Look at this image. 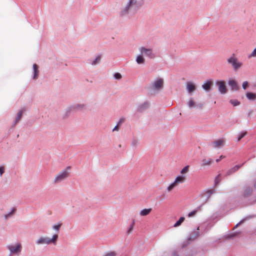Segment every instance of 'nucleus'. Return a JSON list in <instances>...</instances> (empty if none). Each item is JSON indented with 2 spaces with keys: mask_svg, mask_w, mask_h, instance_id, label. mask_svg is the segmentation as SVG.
I'll use <instances>...</instances> for the list:
<instances>
[{
  "mask_svg": "<svg viewBox=\"0 0 256 256\" xmlns=\"http://www.w3.org/2000/svg\"><path fill=\"white\" fill-rule=\"evenodd\" d=\"M152 210V209L151 208H144L140 211V214L142 216H146L150 213Z\"/></svg>",
  "mask_w": 256,
  "mask_h": 256,
  "instance_id": "14",
  "label": "nucleus"
},
{
  "mask_svg": "<svg viewBox=\"0 0 256 256\" xmlns=\"http://www.w3.org/2000/svg\"><path fill=\"white\" fill-rule=\"evenodd\" d=\"M248 86V82L246 81L242 83V88L244 89H246V88Z\"/></svg>",
  "mask_w": 256,
  "mask_h": 256,
  "instance_id": "37",
  "label": "nucleus"
},
{
  "mask_svg": "<svg viewBox=\"0 0 256 256\" xmlns=\"http://www.w3.org/2000/svg\"><path fill=\"white\" fill-rule=\"evenodd\" d=\"M197 212V210H194L192 212H190L188 214V217H192V216H194Z\"/></svg>",
  "mask_w": 256,
  "mask_h": 256,
  "instance_id": "35",
  "label": "nucleus"
},
{
  "mask_svg": "<svg viewBox=\"0 0 256 256\" xmlns=\"http://www.w3.org/2000/svg\"><path fill=\"white\" fill-rule=\"evenodd\" d=\"M100 56H98L94 60H93V62H92V65H95V64H97L98 62H99L100 61Z\"/></svg>",
  "mask_w": 256,
  "mask_h": 256,
  "instance_id": "32",
  "label": "nucleus"
},
{
  "mask_svg": "<svg viewBox=\"0 0 256 256\" xmlns=\"http://www.w3.org/2000/svg\"><path fill=\"white\" fill-rule=\"evenodd\" d=\"M196 104V103L194 102V100L192 98H190L188 102V106L189 108H195Z\"/></svg>",
  "mask_w": 256,
  "mask_h": 256,
  "instance_id": "21",
  "label": "nucleus"
},
{
  "mask_svg": "<svg viewBox=\"0 0 256 256\" xmlns=\"http://www.w3.org/2000/svg\"><path fill=\"white\" fill-rule=\"evenodd\" d=\"M186 177L183 176H178L174 181L172 182L167 188L166 190L168 192H171L174 188L178 186L180 184L186 181Z\"/></svg>",
  "mask_w": 256,
  "mask_h": 256,
  "instance_id": "3",
  "label": "nucleus"
},
{
  "mask_svg": "<svg viewBox=\"0 0 256 256\" xmlns=\"http://www.w3.org/2000/svg\"><path fill=\"white\" fill-rule=\"evenodd\" d=\"M134 224H135V222H134V220H133L132 224L130 225V226L128 228V230H126V234H130L132 233V232L133 230H134Z\"/></svg>",
  "mask_w": 256,
  "mask_h": 256,
  "instance_id": "19",
  "label": "nucleus"
},
{
  "mask_svg": "<svg viewBox=\"0 0 256 256\" xmlns=\"http://www.w3.org/2000/svg\"><path fill=\"white\" fill-rule=\"evenodd\" d=\"M8 248L12 254H18L22 250V245L20 244H17L16 245H9Z\"/></svg>",
  "mask_w": 256,
  "mask_h": 256,
  "instance_id": "7",
  "label": "nucleus"
},
{
  "mask_svg": "<svg viewBox=\"0 0 256 256\" xmlns=\"http://www.w3.org/2000/svg\"><path fill=\"white\" fill-rule=\"evenodd\" d=\"M116 254L114 252H110L106 254L105 256H116Z\"/></svg>",
  "mask_w": 256,
  "mask_h": 256,
  "instance_id": "39",
  "label": "nucleus"
},
{
  "mask_svg": "<svg viewBox=\"0 0 256 256\" xmlns=\"http://www.w3.org/2000/svg\"><path fill=\"white\" fill-rule=\"evenodd\" d=\"M142 4L143 2L142 0H130L124 12L126 13L128 10H132V8L140 6Z\"/></svg>",
  "mask_w": 256,
  "mask_h": 256,
  "instance_id": "5",
  "label": "nucleus"
},
{
  "mask_svg": "<svg viewBox=\"0 0 256 256\" xmlns=\"http://www.w3.org/2000/svg\"><path fill=\"white\" fill-rule=\"evenodd\" d=\"M4 172V167L2 166L0 167V175L2 176V174Z\"/></svg>",
  "mask_w": 256,
  "mask_h": 256,
  "instance_id": "38",
  "label": "nucleus"
},
{
  "mask_svg": "<svg viewBox=\"0 0 256 256\" xmlns=\"http://www.w3.org/2000/svg\"><path fill=\"white\" fill-rule=\"evenodd\" d=\"M140 50L142 54L148 56L150 58H154V56L152 52V50L151 48H146L144 47H141L140 48Z\"/></svg>",
  "mask_w": 256,
  "mask_h": 256,
  "instance_id": "8",
  "label": "nucleus"
},
{
  "mask_svg": "<svg viewBox=\"0 0 256 256\" xmlns=\"http://www.w3.org/2000/svg\"><path fill=\"white\" fill-rule=\"evenodd\" d=\"M118 130H119V125H118V124H117V125L116 126H115V127L113 128L112 131L113 132L118 131Z\"/></svg>",
  "mask_w": 256,
  "mask_h": 256,
  "instance_id": "41",
  "label": "nucleus"
},
{
  "mask_svg": "<svg viewBox=\"0 0 256 256\" xmlns=\"http://www.w3.org/2000/svg\"><path fill=\"white\" fill-rule=\"evenodd\" d=\"M228 84L232 90H236L238 89L236 82L234 80H230L228 81Z\"/></svg>",
  "mask_w": 256,
  "mask_h": 256,
  "instance_id": "10",
  "label": "nucleus"
},
{
  "mask_svg": "<svg viewBox=\"0 0 256 256\" xmlns=\"http://www.w3.org/2000/svg\"><path fill=\"white\" fill-rule=\"evenodd\" d=\"M62 225V223H59L58 224H54L52 226V228L53 229H54V230H56V231H58L60 228L61 227Z\"/></svg>",
  "mask_w": 256,
  "mask_h": 256,
  "instance_id": "27",
  "label": "nucleus"
},
{
  "mask_svg": "<svg viewBox=\"0 0 256 256\" xmlns=\"http://www.w3.org/2000/svg\"><path fill=\"white\" fill-rule=\"evenodd\" d=\"M225 156H224L222 155L220 156V158L216 160V162H219L222 159L224 158Z\"/></svg>",
  "mask_w": 256,
  "mask_h": 256,
  "instance_id": "42",
  "label": "nucleus"
},
{
  "mask_svg": "<svg viewBox=\"0 0 256 256\" xmlns=\"http://www.w3.org/2000/svg\"><path fill=\"white\" fill-rule=\"evenodd\" d=\"M224 141L223 140H218L213 142L214 148H220L224 146Z\"/></svg>",
  "mask_w": 256,
  "mask_h": 256,
  "instance_id": "13",
  "label": "nucleus"
},
{
  "mask_svg": "<svg viewBox=\"0 0 256 256\" xmlns=\"http://www.w3.org/2000/svg\"><path fill=\"white\" fill-rule=\"evenodd\" d=\"M186 88L188 92L189 93H191L195 90L196 86L193 83L191 82H188L186 84Z\"/></svg>",
  "mask_w": 256,
  "mask_h": 256,
  "instance_id": "12",
  "label": "nucleus"
},
{
  "mask_svg": "<svg viewBox=\"0 0 256 256\" xmlns=\"http://www.w3.org/2000/svg\"><path fill=\"white\" fill-rule=\"evenodd\" d=\"M220 176H221V174H218L216 178H215V184L216 185L218 184L221 181Z\"/></svg>",
  "mask_w": 256,
  "mask_h": 256,
  "instance_id": "26",
  "label": "nucleus"
},
{
  "mask_svg": "<svg viewBox=\"0 0 256 256\" xmlns=\"http://www.w3.org/2000/svg\"><path fill=\"white\" fill-rule=\"evenodd\" d=\"M227 62L232 65L234 70L235 71L238 70L242 66V63L238 61V58L235 56L234 54L228 58Z\"/></svg>",
  "mask_w": 256,
  "mask_h": 256,
  "instance_id": "2",
  "label": "nucleus"
},
{
  "mask_svg": "<svg viewBox=\"0 0 256 256\" xmlns=\"http://www.w3.org/2000/svg\"><path fill=\"white\" fill-rule=\"evenodd\" d=\"M58 238V234H54L52 238L48 236H41L36 242L38 244H56Z\"/></svg>",
  "mask_w": 256,
  "mask_h": 256,
  "instance_id": "1",
  "label": "nucleus"
},
{
  "mask_svg": "<svg viewBox=\"0 0 256 256\" xmlns=\"http://www.w3.org/2000/svg\"><path fill=\"white\" fill-rule=\"evenodd\" d=\"M164 86V80L162 78H157L152 82L150 88L154 90H160Z\"/></svg>",
  "mask_w": 256,
  "mask_h": 256,
  "instance_id": "6",
  "label": "nucleus"
},
{
  "mask_svg": "<svg viewBox=\"0 0 256 256\" xmlns=\"http://www.w3.org/2000/svg\"><path fill=\"white\" fill-rule=\"evenodd\" d=\"M216 84L218 86V90L222 94H225L226 92V88L224 81H218Z\"/></svg>",
  "mask_w": 256,
  "mask_h": 256,
  "instance_id": "9",
  "label": "nucleus"
},
{
  "mask_svg": "<svg viewBox=\"0 0 256 256\" xmlns=\"http://www.w3.org/2000/svg\"><path fill=\"white\" fill-rule=\"evenodd\" d=\"M240 168V166H238V165L234 166L232 168L228 170V172H226V175L229 176V175L232 174V173L237 171Z\"/></svg>",
  "mask_w": 256,
  "mask_h": 256,
  "instance_id": "16",
  "label": "nucleus"
},
{
  "mask_svg": "<svg viewBox=\"0 0 256 256\" xmlns=\"http://www.w3.org/2000/svg\"><path fill=\"white\" fill-rule=\"evenodd\" d=\"M234 236V235H232V236H229V238H232V237H233V236Z\"/></svg>",
  "mask_w": 256,
  "mask_h": 256,
  "instance_id": "43",
  "label": "nucleus"
},
{
  "mask_svg": "<svg viewBox=\"0 0 256 256\" xmlns=\"http://www.w3.org/2000/svg\"><path fill=\"white\" fill-rule=\"evenodd\" d=\"M250 188H246V190H245V191L244 192V196H248L250 195Z\"/></svg>",
  "mask_w": 256,
  "mask_h": 256,
  "instance_id": "30",
  "label": "nucleus"
},
{
  "mask_svg": "<svg viewBox=\"0 0 256 256\" xmlns=\"http://www.w3.org/2000/svg\"><path fill=\"white\" fill-rule=\"evenodd\" d=\"M125 120V119L124 118H122L120 120L118 121V125H120L121 124H122Z\"/></svg>",
  "mask_w": 256,
  "mask_h": 256,
  "instance_id": "40",
  "label": "nucleus"
},
{
  "mask_svg": "<svg viewBox=\"0 0 256 256\" xmlns=\"http://www.w3.org/2000/svg\"><path fill=\"white\" fill-rule=\"evenodd\" d=\"M247 134L246 132H244L241 133L238 136V140L240 141L242 138H244Z\"/></svg>",
  "mask_w": 256,
  "mask_h": 256,
  "instance_id": "31",
  "label": "nucleus"
},
{
  "mask_svg": "<svg viewBox=\"0 0 256 256\" xmlns=\"http://www.w3.org/2000/svg\"><path fill=\"white\" fill-rule=\"evenodd\" d=\"M84 107V104H76L74 106V108L80 110L83 108Z\"/></svg>",
  "mask_w": 256,
  "mask_h": 256,
  "instance_id": "33",
  "label": "nucleus"
},
{
  "mask_svg": "<svg viewBox=\"0 0 256 256\" xmlns=\"http://www.w3.org/2000/svg\"><path fill=\"white\" fill-rule=\"evenodd\" d=\"M247 98L250 100H256V94L252 92H248L246 94Z\"/></svg>",
  "mask_w": 256,
  "mask_h": 256,
  "instance_id": "18",
  "label": "nucleus"
},
{
  "mask_svg": "<svg viewBox=\"0 0 256 256\" xmlns=\"http://www.w3.org/2000/svg\"><path fill=\"white\" fill-rule=\"evenodd\" d=\"M212 84V82L210 80H208L206 83L202 84V87L204 90L208 91L210 90Z\"/></svg>",
  "mask_w": 256,
  "mask_h": 256,
  "instance_id": "17",
  "label": "nucleus"
},
{
  "mask_svg": "<svg viewBox=\"0 0 256 256\" xmlns=\"http://www.w3.org/2000/svg\"><path fill=\"white\" fill-rule=\"evenodd\" d=\"M203 107L204 104L200 102L196 104L195 108H196L198 110H202L203 108Z\"/></svg>",
  "mask_w": 256,
  "mask_h": 256,
  "instance_id": "29",
  "label": "nucleus"
},
{
  "mask_svg": "<svg viewBox=\"0 0 256 256\" xmlns=\"http://www.w3.org/2000/svg\"><path fill=\"white\" fill-rule=\"evenodd\" d=\"M252 57H256V48L254 50L253 52L248 56L249 58H250Z\"/></svg>",
  "mask_w": 256,
  "mask_h": 256,
  "instance_id": "34",
  "label": "nucleus"
},
{
  "mask_svg": "<svg viewBox=\"0 0 256 256\" xmlns=\"http://www.w3.org/2000/svg\"><path fill=\"white\" fill-rule=\"evenodd\" d=\"M22 114V111L19 112L16 118V124L21 118Z\"/></svg>",
  "mask_w": 256,
  "mask_h": 256,
  "instance_id": "24",
  "label": "nucleus"
},
{
  "mask_svg": "<svg viewBox=\"0 0 256 256\" xmlns=\"http://www.w3.org/2000/svg\"><path fill=\"white\" fill-rule=\"evenodd\" d=\"M136 61L138 64H142L144 62L145 60L142 56L139 55L137 56Z\"/></svg>",
  "mask_w": 256,
  "mask_h": 256,
  "instance_id": "20",
  "label": "nucleus"
},
{
  "mask_svg": "<svg viewBox=\"0 0 256 256\" xmlns=\"http://www.w3.org/2000/svg\"><path fill=\"white\" fill-rule=\"evenodd\" d=\"M238 224H237L236 226H235V227L238 226Z\"/></svg>",
  "mask_w": 256,
  "mask_h": 256,
  "instance_id": "44",
  "label": "nucleus"
},
{
  "mask_svg": "<svg viewBox=\"0 0 256 256\" xmlns=\"http://www.w3.org/2000/svg\"><path fill=\"white\" fill-rule=\"evenodd\" d=\"M16 210V208H13L12 212L8 214H6L4 216L5 219H8L9 217H10Z\"/></svg>",
  "mask_w": 256,
  "mask_h": 256,
  "instance_id": "25",
  "label": "nucleus"
},
{
  "mask_svg": "<svg viewBox=\"0 0 256 256\" xmlns=\"http://www.w3.org/2000/svg\"><path fill=\"white\" fill-rule=\"evenodd\" d=\"M33 69L34 72V79H36L38 76V66L34 64H33Z\"/></svg>",
  "mask_w": 256,
  "mask_h": 256,
  "instance_id": "15",
  "label": "nucleus"
},
{
  "mask_svg": "<svg viewBox=\"0 0 256 256\" xmlns=\"http://www.w3.org/2000/svg\"><path fill=\"white\" fill-rule=\"evenodd\" d=\"M230 102L234 106H238L240 104V102H238L237 100H230Z\"/></svg>",
  "mask_w": 256,
  "mask_h": 256,
  "instance_id": "28",
  "label": "nucleus"
},
{
  "mask_svg": "<svg viewBox=\"0 0 256 256\" xmlns=\"http://www.w3.org/2000/svg\"><path fill=\"white\" fill-rule=\"evenodd\" d=\"M184 219L185 218L184 217H180L179 220L178 222H176L174 224V227H177L180 226L182 224V223L184 221Z\"/></svg>",
  "mask_w": 256,
  "mask_h": 256,
  "instance_id": "22",
  "label": "nucleus"
},
{
  "mask_svg": "<svg viewBox=\"0 0 256 256\" xmlns=\"http://www.w3.org/2000/svg\"><path fill=\"white\" fill-rule=\"evenodd\" d=\"M114 78L116 79L120 80L122 78V75L120 73H116L114 75Z\"/></svg>",
  "mask_w": 256,
  "mask_h": 256,
  "instance_id": "36",
  "label": "nucleus"
},
{
  "mask_svg": "<svg viewBox=\"0 0 256 256\" xmlns=\"http://www.w3.org/2000/svg\"><path fill=\"white\" fill-rule=\"evenodd\" d=\"M188 170H189V166H186L182 170L180 171V174H186L188 172Z\"/></svg>",
  "mask_w": 256,
  "mask_h": 256,
  "instance_id": "23",
  "label": "nucleus"
},
{
  "mask_svg": "<svg viewBox=\"0 0 256 256\" xmlns=\"http://www.w3.org/2000/svg\"><path fill=\"white\" fill-rule=\"evenodd\" d=\"M213 160L212 158L206 159L204 158L202 160L201 166L204 167L206 166H210L212 163Z\"/></svg>",
  "mask_w": 256,
  "mask_h": 256,
  "instance_id": "11",
  "label": "nucleus"
},
{
  "mask_svg": "<svg viewBox=\"0 0 256 256\" xmlns=\"http://www.w3.org/2000/svg\"><path fill=\"white\" fill-rule=\"evenodd\" d=\"M70 169V166H68L66 168V170L60 172L55 178L54 180V183H58L61 181L65 180L69 176V172L68 170Z\"/></svg>",
  "mask_w": 256,
  "mask_h": 256,
  "instance_id": "4",
  "label": "nucleus"
}]
</instances>
